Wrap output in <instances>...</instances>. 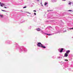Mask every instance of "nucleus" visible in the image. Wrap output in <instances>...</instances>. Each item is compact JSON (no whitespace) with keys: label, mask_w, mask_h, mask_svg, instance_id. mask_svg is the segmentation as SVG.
Here are the masks:
<instances>
[{"label":"nucleus","mask_w":73,"mask_h":73,"mask_svg":"<svg viewBox=\"0 0 73 73\" xmlns=\"http://www.w3.org/2000/svg\"><path fill=\"white\" fill-rule=\"evenodd\" d=\"M25 21H24L22 22V23H24V22H25Z\"/></svg>","instance_id":"obj_24"},{"label":"nucleus","mask_w":73,"mask_h":73,"mask_svg":"<svg viewBox=\"0 0 73 73\" xmlns=\"http://www.w3.org/2000/svg\"><path fill=\"white\" fill-rule=\"evenodd\" d=\"M72 38H73V37H72Z\"/></svg>","instance_id":"obj_38"},{"label":"nucleus","mask_w":73,"mask_h":73,"mask_svg":"<svg viewBox=\"0 0 73 73\" xmlns=\"http://www.w3.org/2000/svg\"><path fill=\"white\" fill-rule=\"evenodd\" d=\"M73 29V27L72 28H70L69 29Z\"/></svg>","instance_id":"obj_25"},{"label":"nucleus","mask_w":73,"mask_h":73,"mask_svg":"<svg viewBox=\"0 0 73 73\" xmlns=\"http://www.w3.org/2000/svg\"><path fill=\"white\" fill-rule=\"evenodd\" d=\"M34 12H36V11L35 10L33 11Z\"/></svg>","instance_id":"obj_26"},{"label":"nucleus","mask_w":73,"mask_h":73,"mask_svg":"<svg viewBox=\"0 0 73 73\" xmlns=\"http://www.w3.org/2000/svg\"><path fill=\"white\" fill-rule=\"evenodd\" d=\"M2 4L3 6H5V4L3 3H2Z\"/></svg>","instance_id":"obj_15"},{"label":"nucleus","mask_w":73,"mask_h":73,"mask_svg":"<svg viewBox=\"0 0 73 73\" xmlns=\"http://www.w3.org/2000/svg\"><path fill=\"white\" fill-rule=\"evenodd\" d=\"M68 54H67V53H66L64 54V57H68Z\"/></svg>","instance_id":"obj_6"},{"label":"nucleus","mask_w":73,"mask_h":73,"mask_svg":"<svg viewBox=\"0 0 73 73\" xmlns=\"http://www.w3.org/2000/svg\"><path fill=\"white\" fill-rule=\"evenodd\" d=\"M52 58H56V57H55L54 56H53L52 57Z\"/></svg>","instance_id":"obj_20"},{"label":"nucleus","mask_w":73,"mask_h":73,"mask_svg":"<svg viewBox=\"0 0 73 73\" xmlns=\"http://www.w3.org/2000/svg\"><path fill=\"white\" fill-rule=\"evenodd\" d=\"M28 13H29V14H31V13H29V12H28Z\"/></svg>","instance_id":"obj_29"},{"label":"nucleus","mask_w":73,"mask_h":73,"mask_svg":"<svg viewBox=\"0 0 73 73\" xmlns=\"http://www.w3.org/2000/svg\"><path fill=\"white\" fill-rule=\"evenodd\" d=\"M66 32V30L65 31H64L63 32Z\"/></svg>","instance_id":"obj_34"},{"label":"nucleus","mask_w":73,"mask_h":73,"mask_svg":"<svg viewBox=\"0 0 73 73\" xmlns=\"http://www.w3.org/2000/svg\"><path fill=\"white\" fill-rule=\"evenodd\" d=\"M60 31H58L57 33H60Z\"/></svg>","instance_id":"obj_19"},{"label":"nucleus","mask_w":73,"mask_h":73,"mask_svg":"<svg viewBox=\"0 0 73 73\" xmlns=\"http://www.w3.org/2000/svg\"><path fill=\"white\" fill-rule=\"evenodd\" d=\"M37 1H38V2L40 1L39 0H37Z\"/></svg>","instance_id":"obj_27"},{"label":"nucleus","mask_w":73,"mask_h":73,"mask_svg":"<svg viewBox=\"0 0 73 73\" xmlns=\"http://www.w3.org/2000/svg\"><path fill=\"white\" fill-rule=\"evenodd\" d=\"M34 15H36V13H34Z\"/></svg>","instance_id":"obj_22"},{"label":"nucleus","mask_w":73,"mask_h":73,"mask_svg":"<svg viewBox=\"0 0 73 73\" xmlns=\"http://www.w3.org/2000/svg\"><path fill=\"white\" fill-rule=\"evenodd\" d=\"M11 44V43H9V42L8 44Z\"/></svg>","instance_id":"obj_30"},{"label":"nucleus","mask_w":73,"mask_h":73,"mask_svg":"<svg viewBox=\"0 0 73 73\" xmlns=\"http://www.w3.org/2000/svg\"><path fill=\"white\" fill-rule=\"evenodd\" d=\"M47 4H48V3H47L45 2L44 3V5H47Z\"/></svg>","instance_id":"obj_12"},{"label":"nucleus","mask_w":73,"mask_h":73,"mask_svg":"<svg viewBox=\"0 0 73 73\" xmlns=\"http://www.w3.org/2000/svg\"><path fill=\"white\" fill-rule=\"evenodd\" d=\"M68 11H70V12H72V11H73L72 10H68Z\"/></svg>","instance_id":"obj_17"},{"label":"nucleus","mask_w":73,"mask_h":73,"mask_svg":"<svg viewBox=\"0 0 73 73\" xmlns=\"http://www.w3.org/2000/svg\"><path fill=\"white\" fill-rule=\"evenodd\" d=\"M56 28H58H58H59L58 27H56Z\"/></svg>","instance_id":"obj_33"},{"label":"nucleus","mask_w":73,"mask_h":73,"mask_svg":"<svg viewBox=\"0 0 73 73\" xmlns=\"http://www.w3.org/2000/svg\"><path fill=\"white\" fill-rule=\"evenodd\" d=\"M17 47L18 48H19V52H21L23 51H24V53H25V52H27V50L26 48L24 49V47H19V46L17 45Z\"/></svg>","instance_id":"obj_1"},{"label":"nucleus","mask_w":73,"mask_h":73,"mask_svg":"<svg viewBox=\"0 0 73 73\" xmlns=\"http://www.w3.org/2000/svg\"><path fill=\"white\" fill-rule=\"evenodd\" d=\"M65 52V50L64 49V48H63V52Z\"/></svg>","instance_id":"obj_18"},{"label":"nucleus","mask_w":73,"mask_h":73,"mask_svg":"<svg viewBox=\"0 0 73 73\" xmlns=\"http://www.w3.org/2000/svg\"><path fill=\"white\" fill-rule=\"evenodd\" d=\"M37 45L39 47H42V48H44V49L46 48V47L43 46V44H42L40 42H38Z\"/></svg>","instance_id":"obj_2"},{"label":"nucleus","mask_w":73,"mask_h":73,"mask_svg":"<svg viewBox=\"0 0 73 73\" xmlns=\"http://www.w3.org/2000/svg\"><path fill=\"white\" fill-rule=\"evenodd\" d=\"M36 19V18H35V19Z\"/></svg>","instance_id":"obj_37"},{"label":"nucleus","mask_w":73,"mask_h":73,"mask_svg":"<svg viewBox=\"0 0 73 73\" xmlns=\"http://www.w3.org/2000/svg\"><path fill=\"white\" fill-rule=\"evenodd\" d=\"M42 5V7H43V5Z\"/></svg>","instance_id":"obj_39"},{"label":"nucleus","mask_w":73,"mask_h":73,"mask_svg":"<svg viewBox=\"0 0 73 73\" xmlns=\"http://www.w3.org/2000/svg\"><path fill=\"white\" fill-rule=\"evenodd\" d=\"M4 8H7V7H4Z\"/></svg>","instance_id":"obj_28"},{"label":"nucleus","mask_w":73,"mask_h":73,"mask_svg":"<svg viewBox=\"0 0 73 73\" xmlns=\"http://www.w3.org/2000/svg\"><path fill=\"white\" fill-rule=\"evenodd\" d=\"M70 50H68L66 51V53H70Z\"/></svg>","instance_id":"obj_8"},{"label":"nucleus","mask_w":73,"mask_h":73,"mask_svg":"<svg viewBox=\"0 0 73 73\" xmlns=\"http://www.w3.org/2000/svg\"><path fill=\"white\" fill-rule=\"evenodd\" d=\"M14 45H17V44H14Z\"/></svg>","instance_id":"obj_32"},{"label":"nucleus","mask_w":73,"mask_h":73,"mask_svg":"<svg viewBox=\"0 0 73 73\" xmlns=\"http://www.w3.org/2000/svg\"><path fill=\"white\" fill-rule=\"evenodd\" d=\"M68 70H69V71H71V70H72L71 68H69L68 69Z\"/></svg>","instance_id":"obj_16"},{"label":"nucleus","mask_w":73,"mask_h":73,"mask_svg":"<svg viewBox=\"0 0 73 73\" xmlns=\"http://www.w3.org/2000/svg\"><path fill=\"white\" fill-rule=\"evenodd\" d=\"M41 4H42V3L41 2Z\"/></svg>","instance_id":"obj_36"},{"label":"nucleus","mask_w":73,"mask_h":73,"mask_svg":"<svg viewBox=\"0 0 73 73\" xmlns=\"http://www.w3.org/2000/svg\"><path fill=\"white\" fill-rule=\"evenodd\" d=\"M27 8V7L26 6H25V7H23V8Z\"/></svg>","instance_id":"obj_23"},{"label":"nucleus","mask_w":73,"mask_h":73,"mask_svg":"<svg viewBox=\"0 0 73 73\" xmlns=\"http://www.w3.org/2000/svg\"><path fill=\"white\" fill-rule=\"evenodd\" d=\"M40 33H41L43 35H44H44H48V36H50V35H51V34H46V33H44V31H42V30H41L40 31Z\"/></svg>","instance_id":"obj_3"},{"label":"nucleus","mask_w":73,"mask_h":73,"mask_svg":"<svg viewBox=\"0 0 73 73\" xmlns=\"http://www.w3.org/2000/svg\"><path fill=\"white\" fill-rule=\"evenodd\" d=\"M52 28V27H50V26H48V27H47L46 29H45V30H46L47 29V28Z\"/></svg>","instance_id":"obj_11"},{"label":"nucleus","mask_w":73,"mask_h":73,"mask_svg":"<svg viewBox=\"0 0 73 73\" xmlns=\"http://www.w3.org/2000/svg\"><path fill=\"white\" fill-rule=\"evenodd\" d=\"M51 1L52 3H54V2H56V0H51Z\"/></svg>","instance_id":"obj_9"},{"label":"nucleus","mask_w":73,"mask_h":73,"mask_svg":"<svg viewBox=\"0 0 73 73\" xmlns=\"http://www.w3.org/2000/svg\"><path fill=\"white\" fill-rule=\"evenodd\" d=\"M59 55L60 56H58V58H62L61 57H62V54H60Z\"/></svg>","instance_id":"obj_5"},{"label":"nucleus","mask_w":73,"mask_h":73,"mask_svg":"<svg viewBox=\"0 0 73 73\" xmlns=\"http://www.w3.org/2000/svg\"><path fill=\"white\" fill-rule=\"evenodd\" d=\"M62 1H66V0H62Z\"/></svg>","instance_id":"obj_31"},{"label":"nucleus","mask_w":73,"mask_h":73,"mask_svg":"<svg viewBox=\"0 0 73 73\" xmlns=\"http://www.w3.org/2000/svg\"><path fill=\"white\" fill-rule=\"evenodd\" d=\"M1 4V3L0 2V4Z\"/></svg>","instance_id":"obj_40"},{"label":"nucleus","mask_w":73,"mask_h":73,"mask_svg":"<svg viewBox=\"0 0 73 73\" xmlns=\"http://www.w3.org/2000/svg\"><path fill=\"white\" fill-rule=\"evenodd\" d=\"M36 31H41V29L39 28H38L36 29Z\"/></svg>","instance_id":"obj_7"},{"label":"nucleus","mask_w":73,"mask_h":73,"mask_svg":"<svg viewBox=\"0 0 73 73\" xmlns=\"http://www.w3.org/2000/svg\"><path fill=\"white\" fill-rule=\"evenodd\" d=\"M65 61H67V60L66 59H65Z\"/></svg>","instance_id":"obj_35"},{"label":"nucleus","mask_w":73,"mask_h":73,"mask_svg":"<svg viewBox=\"0 0 73 73\" xmlns=\"http://www.w3.org/2000/svg\"><path fill=\"white\" fill-rule=\"evenodd\" d=\"M0 17H1V18H2V17H3V15H1V14H0Z\"/></svg>","instance_id":"obj_13"},{"label":"nucleus","mask_w":73,"mask_h":73,"mask_svg":"<svg viewBox=\"0 0 73 73\" xmlns=\"http://www.w3.org/2000/svg\"><path fill=\"white\" fill-rule=\"evenodd\" d=\"M71 4H72V5H73V3H72L71 2H69L68 3V5H71Z\"/></svg>","instance_id":"obj_10"},{"label":"nucleus","mask_w":73,"mask_h":73,"mask_svg":"<svg viewBox=\"0 0 73 73\" xmlns=\"http://www.w3.org/2000/svg\"><path fill=\"white\" fill-rule=\"evenodd\" d=\"M0 6L1 7H3V4H1V3Z\"/></svg>","instance_id":"obj_21"},{"label":"nucleus","mask_w":73,"mask_h":73,"mask_svg":"<svg viewBox=\"0 0 73 73\" xmlns=\"http://www.w3.org/2000/svg\"><path fill=\"white\" fill-rule=\"evenodd\" d=\"M63 48H61H61H59L58 49V51L59 52H60V53H62V52H63Z\"/></svg>","instance_id":"obj_4"},{"label":"nucleus","mask_w":73,"mask_h":73,"mask_svg":"<svg viewBox=\"0 0 73 73\" xmlns=\"http://www.w3.org/2000/svg\"><path fill=\"white\" fill-rule=\"evenodd\" d=\"M1 11H3V12H7V11H5V10H1Z\"/></svg>","instance_id":"obj_14"}]
</instances>
